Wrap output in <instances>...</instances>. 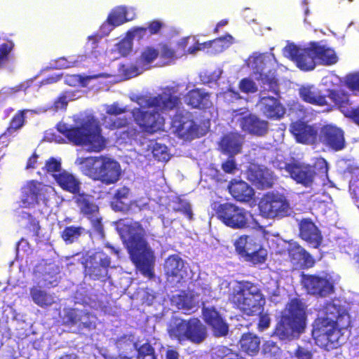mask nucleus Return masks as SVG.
<instances>
[{
    "instance_id": "48",
    "label": "nucleus",
    "mask_w": 359,
    "mask_h": 359,
    "mask_svg": "<svg viewBox=\"0 0 359 359\" xmlns=\"http://www.w3.org/2000/svg\"><path fill=\"white\" fill-rule=\"evenodd\" d=\"M14 48L12 41H7L0 45V67H2L9 60V54Z\"/></svg>"
},
{
    "instance_id": "61",
    "label": "nucleus",
    "mask_w": 359,
    "mask_h": 359,
    "mask_svg": "<svg viewBox=\"0 0 359 359\" xmlns=\"http://www.w3.org/2000/svg\"><path fill=\"white\" fill-rule=\"evenodd\" d=\"M91 221V224L93 229V231L97 233L100 236H104V228L102 223V218L101 217H94L91 219H90Z\"/></svg>"
},
{
    "instance_id": "20",
    "label": "nucleus",
    "mask_w": 359,
    "mask_h": 359,
    "mask_svg": "<svg viewBox=\"0 0 359 359\" xmlns=\"http://www.w3.org/2000/svg\"><path fill=\"white\" fill-rule=\"evenodd\" d=\"M204 321L212 328L213 334L217 337H224L229 332V325L221 313L213 306L202 309Z\"/></svg>"
},
{
    "instance_id": "49",
    "label": "nucleus",
    "mask_w": 359,
    "mask_h": 359,
    "mask_svg": "<svg viewBox=\"0 0 359 359\" xmlns=\"http://www.w3.org/2000/svg\"><path fill=\"white\" fill-rule=\"evenodd\" d=\"M239 88L245 93H254L257 91L255 83L249 78H243L240 81Z\"/></svg>"
},
{
    "instance_id": "13",
    "label": "nucleus",
    "mask_w": 359,
    "mask_h": 359,
    "mask_svg": "<svg viewBox=\"0 0 359 359\" xmlns=\"http://www.w3.org/2000/svg\"><path fill=\"white\" fill-rule=\"evenodd\" d=\"M86 276L92 280L105 281L109 278L108 270L111 264L110 257L103 251H97L88 256L83 263Z\"/></svg>"
},
{
    "instance_id": "40",
    "label": "nucleus",
    "mask_w": 359,
    "mask_h": 359,
    "mask_svg": "<svg viewBox=\"0 0 359 359\" xmlns=\"http://www.w3.org/2000/svg\"><path fill=\"white\" fill-rule=\"evenodd\" d=\"M103 124L111 130L126 128L129 125V119L126 116H104Z\"/></svg>"
},
{
    "instance_id": "59",
    "label": "nucleus",
    "mask_w": 359,
    "mask_h": 359,
    "mask_svg": "<svg viewBox=\"0 0 359 359\" xmlns=\"http://www.w3.org/2000/svg\"><path fill=\"white\" fill-rule=\"evenodd\" d=\"M296 359H312V353L300 346H297L294 352Z\"/></svg>"
},
{
    "instance_id": "4",
    "label": "nucleus",
    "mask_w": 359,
    "mask_h": 359,
    "mask_svg": "<svg viewBox=\"0 0 359 359\" xmlns=\"http://www.w3.org/2000/svg\"><path fill=\"white\" fill-rule=\"evenodd\" d=\"M323 313L325 316L316 318L313 323L312 337L319 347L329 351L339 346L340 332L337 327L348 313L333 302L324 305Z\"/></svg>"
},
{
    "instance_id": "11",
    "label": "nucleus",
    "mask_w": 359,
    "mask_h": 359,
    "mask_svg": "<svg viewBox=\"0 0 359 359\" xmlns=\"http://www.w3.org/2000/svg\"><path fill=\"white\" fill-rule=\"evenodd\" d=\"M217 218L233 229H244L250 226V212L230 202L219 203L214 208Z\"/></svg>"
},
{
    "instance_id": "17",
    "label": "nucleus",
    "mask_w": 359,
    "mask_h": 359,
    "mask_svg": "<svg viewBox=\"0 0 359 359\" xmlns=\"http://www.w3.org/2000/svg\"><path fill=\"white\" fill-rule=\"evenodd\" d=\"M290 132L298 143L306 145L318 144L319 130L314 125H309L302 121H296L290 124Z\"/></svg>"
},
{
    "instance_id": "60",
    "label": "nucleus",
    "mask_w": 359,
    "mask_h": 359,
    "mask_svg": "<svg viewBox=\"0 0 359 359\" xmlns=\"http://www.w3.org/2000/svg\"><path fill=\"white\" fill-rule=\"evenodd\" d=\"M85 79V78L80 75L73 74L67 76L65 81L67 84L71 86H76L77 85L84 86Z\"/></svg>"
},
{
    "instance_id": "18",
    "label": "nucleus",
    "mask_w": 359,
    "mask_h": 359,
    "mask_svg": "<svg viewBox=\"0 0 359 359\" xmlns=\"http://www.w3.org/2000/svg\"><path fill=\"white\" fill-rule=\"evenodd\" d=\"M65 319L66 325L77 326L80 330H91L96 327L97 316L90 311L72 309L65 313Z\"/></svg>"
},
{
    "instance_id": "22",
    "label": "nucleus",
    "mask_w": 359,
    "mask_h": 359,
    "mask_svg": "<svg viewBox=\"0 0 359 359\" xmlns=\"http://www.w3.org/2000/svg\"><path fill=\"white\" fill-rule=\"evenodd\" d=\"M243 131L256 137H264L269 131V123L255 114H249L239 120Z\"/></svg>"
},
{
    "instance_id": "25",
    "label": "nucleus",
    "mask_w": 359,
    "mask_h": 359,
    "mask_svg": "<svg viewBox=\"0 0 359 359\" xmlns=\"http://www.w3.org/2000/svg\"><path fill=\"white\" fill-rule=\"evenodd\" d=\"M328 92L330 99L335 105L338 106L344 115L359 126V105L356 107H352L346 94L341 93L336 90H330Z\"/></svg>"
},
{
    "instance_id": "43",
    "label": "nucleus",
    "mask_w": 359,
    "mask_h": 359,
    "mask_svg": "<svg viewBox=\"0 0 359 359\" xmlns=\"http://www.w3.org/2000/svg\"><path fill=\"white\" fill-rule=\"evenodd\" d=\"M267 252L262 245H257V248H254L250 253L247 254V257L244 259L247 262H250L254 264H262L266 260Z\"/></svg>"
},
{
    "instance_id": "15",
    "label": "nucleus",
    "mask_w": 359,
    "mask_h": 359,
    "mask_svg": "<svg viewBox=\"0 0 359 359\" xmlns=\"http://www.w3.org/2000/svg\"><path fill=\"white\" fill-rule=\"evenodd\" d=\"M171 126L174 133L180 138L192 140L198 137L199 126L188 111H176L172 118Z\"/></svg>"
},
{
    "instance_id": "58",
    "label": "nucleus",
    "mask_w": 359,
    "mask_h": 359,
    "mask_svg": "<svg viewBox=\"0 0 359 359\" xmlns=\"http://www.w3.org/2000/svg\"><path fill=\"white\" fill-rule=\"evenodd\" d=\"M161 57L165 60H172L175 57V51L167 43H161Z\"/></svg>"
},
{
    "instance_id": "41",
    "label": "nucleus",
    "mask_w": 359,
    "mask_h": 359,
    "mask_svg": "<svg viewBox=\"0 0 359 359\" xmlns=\"http://www.w3.org/2000/svg\"><path fill=\"white\" fill-rule=\"evenodd\" d=\"M83 230V228L79 226H66L61 231L60 236L66 244H72L81 236Z\"/></svg>"
},
{
    "instance_id": "1",
    "label": "nucleus",
    "mask_w": 359,
    "mask_h": 359,
    "mask_svg": "<svg viewBox=\"0 0 359 359\" xmlns=\"http://www.w3.org/2000/svg\"><path fill=\"white\" fill-rule=\"evenodd\" d=\"M117 230L126 246L133 262L142 275L154 276V255L146 241V231L139 222L120 219Z\"/></svg>"
},
{
    "instance_id": "7",
    "label": "nucleus",
    "mask_w": 359,
    "mask_h": 359,
    "mask_svg": "<svg viewBox=\"0 0 359 359\" xmlns=\"http://www.w3.org/2000/svg\"><path fill=\"white\" fill-rule=\"evenodd\" d=\"M167 334L170 339L182 344L189 341L193 344H201L208 337L207 326L197 317L184 319L172 316L167 324Z\"/></svg>"
},
{
    "instance_id": "32",
    "label": "nucleus",
    "mask_w": 359,
    "mask_h": 359,
    "mask_svg": "<svg viewBox=\"0 0 359 359\" xmlns=\"http://www.w3.org/2000/svg\"><path fill=\"white\" fill-rule=\"evenodd\" d=\"M73 200L79 210V212L91 219L99 212V207L93 199V196L86 193H77L74 194Z\"/></svg>"
},
{
    "instance_id": "24",
    "label": "nucleus",
    "mask_w": 359,
    "mask_h": 359,
    "mask_svg": "<svg viewBox=\"0 0 359 359\" xmlns=\"http://www.w3.org/2000/svg\"><path fill=\"white\" fill-rule=\"evenodd\" d=\"M46 187L41 182L31 180L22 188V203L26 206L35 205L46 198Z\"/></svg>"
},
{
    "instance_id": "30",
    "label": "nucleus",
    "mask_w": 359,
    "mask_h": 359,
    "mask_svg": "<svg viewBox=\"0 0 359 359\" xmlns=\"http://www.w3.org/2000/svg\"><path fill=\"white\" fill-rule=\"evenodd\" d=\"M210 95L211 94L204 89L196 88L187 93L184 102L192 109H207L212 104Z\"/></svg>"
},
{
    "instance_id": "31",
    "label": "nucleus",
    "mask_w": 359,
    "mask_h": 359,
    "mask_svg": "<svg viewBox=\"0 0 359 359\" xmlns=\"http://www.w3.org/2000/svg\"><path fill=\"white\" fill-rule=\"evenodd\" d=\"M228 189L233 198L240 202H249L255 195L254 189L243 180H231Z\"/></svg>"
},
{
    "instance_id": "53",
    "label": "nucleus",
    "mask_w": 359,
    "mask_h": 359,
    "mask_svg": "<svg viewBox=\"0 0 359 359\" xmlns=\"http://www.w3.org/2000/svg\"><path fill=\"white\" fill-rule=\"evenodd\" d=\"M222 170L227 174H234L237 170V165L232 156H230L221 165Z\"/></svg>"
},
{
    "instance_id": "3",
    "label": "nucleus",
    "mask_w": 359,
    "mask_h": 359,
    "mask_svg": "<svg viewBox=\"0 0 359 359\" xmlns=\"http://www.w3.org/2000/svg\"><path fill=\"white\" fill-rule=\"evenodd\" d=\"M228 301L234 309L248 316L259 314L257 328L259 331L267 329L271 323L269 314L263 313L264 298L259 285L248 280L238 281L228 295Z\"/></svg>"
},
{
    "instance_id": "55",
    "label": "nucleus",
    "mask_w": 359,
    "mask_h": 359,
    "mask_svg": "<svg viewBox=\"0 0 359 359\" xmlns=\"http://www.w3.org/2000/svg\"><path fill=\"white\" fill-rule=\"evenodd\" d=\"M346 83L350 90L359 91V72L347 76Z\"/></svg>"
},
{
    "instance_id": "44",
    "label": "nucleus",
    "mask_w": 359,
    "mask_h": 359,
    "mask_svg": "<svg viewBox=\"0 0 359 359\" xmlns=\"http://www.w3.org/2000/svg\"><path fill=\"white\" fill-rule=\"evenodd\" d=\"M137 350V359H157L155 349L149 342H145L137 348V344H133Z\"/></svg>"
},
{
    "instance_id": "37",
    "label": "nucleus",
    "mask_w": 359,
    "mask_h": 359,
    "mask_svg": "<svg viewBox=\"0 0 359 359\" xmlns=\"http://www.w3.org/2000/svg\"><path fill=\"white\" fill-rule=\"evenodd\" d=\"M175 299L177 308L182 310L186 315L194 313L198 308L194 297L186 293L176 295Z\"/></svg>"
},
{
    "instance_id": "2",
    "label": "nucleus",
    "mask_w": 359,
    "mask_h": 359,
    "mask_svg": "<svg viewBox=\"0 0 359 359\" xmlns=\"http://www.w3.org/2000/svg\"><path fill=\"white\" fill-rule=\"evenodd\" d=\"M180 104L179 96L163 92L149 97L145 100L146 107H134L130 113L141 132L152 135L164 130L165 118L161 113L172 111Z\"/></svg>"
},
{
    "instance_id": "57",
    "label": "nucleus",
    "mask_w": 359,
    "mask_h": 359,
    "mask_svg": "<svg viewBox=\"0 0 359 359\" xmlns=\"http://www.w3.org/2000/svg\"><path fill=\"white\" fill-rule=\"evenodd\" d=\"M126 112L125 107H120L117 103H114L106 109L105 116H118V115Z\"/></svg>"
},
{
    "instance_id": "23",
    "label": "nucleus",
    "mask_w": 359,
    "mask_h": 359,
    "mask_svg": "<svg viewBox=\"0 0 359 359\" xmlns=\"http://www.w3.org/2000/svg\"><path fill=\"white\" fill-rule=\"evenodd\" d=\"M247 178L259 189L271 188L275 180L273 172L269 169L259 165H253L248 169Z\"/></svg>"
},
{
    "instance_id": "56",
    "label": "nucleus",
    "mask_w": 359,
    "mask_h": 359,
    "mask_svg": "<svg viewBox=\"0 0 359 359\" xmlns=\"http://www.w3.org/2000/svg\"><path fill=\"white\" fill-rule=\"evenodd\" d=\"M28 218L29 219V221L26 228L32 232L33 236L38 237L39 236V231L41 229L39 221L31 214H28Z\"/></svg>"
},
{
    "instance_id": "6",
    "label": "nucleus",
    "mask_w": 359,
    "mask_h": 359,
    "mask_svg": "<svg viewBox=\"0 0 359 359\" xmlns=\"http://www.w3.org/2000/svg\"><path fill=\"white\" fill-rule=\"evenodd\" d=\"M56 128L67 140L76 146H88L90 151L100 152L106 147V139L97 122L86 121L80 126L59 122Z\"/></svg>"
},
{
    "instance_id": "63",
    "label": "nucleus",
    "mask_w": 359,
    "mask_h": 359,
    "mask_svg": "<svg viewBox=\"0 0 359 359\" xmlns=\"http://www.w3.org/2000/svg\"><path fill=\"white\" fill-rule=\"evenodd\" d=\"M67 104V96L61 95L55 100L53 107L55 111L66 109Z\"/></svg>"
},
{
    "instance_id": "19",
    "label": "nucleus",
    "mask_w": 359,
    "mask_h": 359,
    "mask_svg": "<svg viewBox=\"0 0 359 359\" xmlns=\"http://www.w3.org/2000/svg\"><path fill=\"white\" fill-rule=\"evenodd\" d=\"M318 136V143H323L334 151L341 150L345 147L344 133L335 126H324L320 128Z\"/></svg>"
},
{
    "instance_id": "39",
    "label": "nucleus",
    "mask_w": 359,
    "mask_h": 359,
    "mask_svg": "<svg viewBox=\"0 0 359 359\" xmlns=\"http://www.w3.org/2000/svg\"><path fill=\"white\" fill-rule=\"evenodd\" d=\"M127 8L124 6H118L109 13L107 16L108 22L114 27H118L128 21L126 18Z\"/></svg>"
},
{
    "instance_id": "34",
    "label": "nucleus",
    "mask_w": 359,
    "mask_h": 359,
    "mask_svg": "<svg viewBox=\"0 0 359 359\" xmlns=\"http://www.w3.org/2000/svg\"><path fill=\"white\" fill-rule=\"evenodd\" d=\"M240 351L250 356L258 354L260 349V339L250 332L243 333L238 341Z\"/></svg>"
},
{
    "instance_id": "47",
    "label": "nucleus",
    "mask_w": 359,
    "mask_h": 359,
    "mask_svg": "<svg viewBox=\"0 0 359 359\" xmlns=\"http://www.w3.org/2000/svg\"><path fill=\"white\" fill-rule=\"evenodd\" d=\"M159 55V50L154 47L147 46L142 52L140 61L142 65H149L154 61Z\"/></svg>"
},
{
    "instance_id": "9",
    "label": "nucleus",
    "mask_w": 359,
    "mask_h": 359,
    "mask_svg": "<svg viewBox=\"0 0 359 359\" xmlns=\"http://www.w3.org/2000/svg\"><path fill=\"white\" fill-rule=\"evenodd\" d=\"M284 169L297 184L305 187L312 186L315 177L325 180L328 177V163L324 158H318L313 165L299 162L285 164Z\"/></svg>"
},
{
    "instance_id": "35",
    "label": "nucleus",
    "mask_w": 359,
    "mask_h": 359,
    "mask_svg": "<svg viewBox=\"0 0 359 359\" xmlns=\"http://www.w3.org/2000/svg\"><path fill=\"white\" fill-rule=\"evenodd\" d=\"M29 295L33 302L41 308L50 306L55 303L54 297L39 285L29 288Z\"/></svg>"
},
{
    "instance_id": "16",
    "label": "nucleus",
    "mask_w": 359,
    "mask_h": 359,
    "mask_svg": "<svg viewBox=\"0 0 359 359\" xmlns=\"http://www.w3.org/2000/svg\"><path fill=\"white\" fill-rule=\"evenodd\" d=\"M300 276L303 287L311 295L325 297L334 292V285L327 276L304 273Z\"/></svg>"
},
{
    "instance_id": "33",
    "label": "nucleus",
    "mask_w": 359,
    "mask_h": 359,
    "mask_svg": "<svg viewBox=\"0 0 359 359\" xmlns=\"http://www.w3.org/2000/svg\"><path fill=\"white\" fill-rule=\"evenodd\" d=\"M58 186L64 191L76 194L79 192L81 182L72 174L63 170L53 175Z\"/></svg>"
},
{
    "instance_id": "12",
    "label": "nucleus",
    "mask_w": 359,
    "mask_h": 359,
    "mask_svg": "<svg viewBox=\"0 0 359 359\" xmlns=\"http://www.w3.org/2000/svg\"><path fill=\"white\" fill-rule=\"evenodd\" d=\"M260 212L266 217H284L289 215L290 204L285 197L279 194L268 192L260 199Z\"/></svg>"
},
{
    "instance_id": "14",
    "label": "nucleus",
    "mask_w": 359,
    "mask_h": 359,
    "mask_svg": "<svg viewBox=\"0 0 359 359\" xmlns=\"http://www.w3.org/2000/svg\"><path fill=\"white\" fill-rule=\"evenodd\" d=\"M314 42H311L306 48H299L294 44H290L284 48L286 57L294 62L298 68L303 71L313 70L316 65L314 53Z\"/></svg>"
},
{
    "instance_id": "36",
    "label": "nucleus",
    "mask_w": 359,
    "mask_h": 359,
    "mask_svg": "<svg viewBox=\"0 0 359 359\" xmlns=\"http://www.w3.org/2000/svg\"><path fill=\"white\" fill-rule=\"evenodd\" d=\"M314 53L316 59L323 65H332L338 61V57L334 50L326 46L320 45L318 42H314Z\"/></svg>"
},
{
    "instance_id": "29",
    "label": "nucleus",
    "mask_w": 359,
    "mask_h": 359,
    "mask_svg": "<svg viewBox=\"0 0 359 359\" xmlns=\"http://www.w3.org/2000/svg\"><path fill=\"white\" fill-rule=\"evenodd\" d=\"M243 142L244 137L238 132H229L222 137L219 145L224 154L233 156L241 153Z\"/></svg>"
},
{
    "instance_id": "5",
    "label": "nucleus",
    "mask_w": 359,
    "mask_h": 359,
    "mask_svg": "<svg viewBox=\"0 0 359 359\" xmlns=\"http://www.w3.org/2000/svg\"><path fill=\"white\" fill-rule=\"evenodd\" d=\"M307 305L303 299H289L277 323L273 334L280 340L298 338L305 332L307 321Z\"/></svg>"
},
{
    "instance_id": "42",
    "label": "nucleus",
    "mask_w": 359,
    "mask_h": 359,
    "mask_svg": "<svg viewBox=\"0 0 359 359\" xmlns=\"http://www.w3.org/2000/svg\"><path fill=\"white\" fill-rule=\"evenodd\" d=\"M27 110H19L11 119L6 133L9 135L20 129L25 123Z\"/></svg>"
},
{
    "instance_id": "26",
    "label": "nucleus",
    "mask_w": 359,
    "mask_h": 359,
    "mask_svg": "<svg viewBox=\"0 0 359 359\" xmlns=\"http://www.w3.org/2000/svg\"><path fill=\"white\" fill-rule=\"evenodd\" d=\"M164 271L168 278L180 282L187 276L186 262L178 255H169L165 261Z\"/></svg>"
},
{
    "instance_id": "8",
    "label": "nucleus",
    "mask_w": 359,
    "mask_h": 359,
    "mask_svg": "<svg viewBox=\"0 0 359 359\" xmlns=\"http://www.w3.org/2000/svg\"><path fill=\"white\" fill-rule=\"evenodd\" d=\"M260 80V94L263 96L259 100L260 110L268 119L280 120L285 114V108L278 98L266 96L269 93L279 95V84L273 74H264L262 69L259 72Z\"/></svg>"
},
{
    "instance_id": "52",
    "label": "nucleus",
    "mask_w": 359,
    "mask_h": 359,
    "mask_svg": "<svg viewBox=\"0 0 359 359\" xmlns=\"http://www.w3.org/2000/svg\"><path fill=\"white\" fill-rule=\"evenodd\" d=\"M278 347L276 342L266 341L264 343L262 352L269 357L275 356L278 351Z\"/></svg>"
},
{
    "instance_id": "21",
    "label": "nucleus",
    "mask_w": 359,
    "mask_h": 359,
    "mask_svg": "<svg viewBox=\"0 0 359 359\" xmlns=\"http://www.w3.org/2000/svg\"><path fill=\"white\" fill-rule=\"evenodd\" d=\"M299 236L313 248H318L323 242L321 231L310 218L299 221Z\"/></svg>"
},
{
    "instance_id": "62",
    "label": "nucleus",
    "mask_w": 359,
    "mask_h": 359,
    "mask_svg": "<svg viewBox=\"0 0 359 359\" xmlns=\"http://www.w3.org/2000/svg\"><path fill=\"white\" fill-rule=\"evenodd\" d=\"M130 194V189L127 187H122L118 188L114 195V199L117 202H122V200L128 198Z\"/></svg>"
},
{
    "instance_id": "38",
    "label": "nucleus",
    "mask_w": 359,
    "mask_h": 359,
    "mask_svg": "<svg viewBox=\"0 0 359 359\" xmlns=\"http://www.w3.org/2000/svg\"><path fill=\"white\" fill-rule=\"evenodd\" d=\"M233 36L231 34H227L224 36L218 37L213 40L205 41L203 43H197L196 46L189 47L187 50V52L189 54H194L196 51L201 50V48H210L213 44L219 43H222L221 46L222 48L228 47L229 45H231L233 43Z\"/></svg>"
},
{
    "instance_id": "51",
    "label": "nucleus",
    "mask_w": 359,
    "mask_h": 359,
    "mask_svg": "<svg viewBox=\"0 0 359 359\" xmlns=\"http://www.w3.org/2000/svg\"><path fill=\"white\" fill-rule=\"evenodd\" d=\"M248 237V236L247 235H242L240 237H238L234 242L236 251L242 257H243L244 253L246 252L245 248L247 245Z\"/></svg>"
},
{
    "instance_id": "54",
    "label": "nucleus",
    "mask_w": 359,
    "mask_h": 359,
    "mask_svg": "<svg viewBox=\"0 0 359 359\" xmlns=\"http://www.w3.org/2000/svg\"><path fill=\"white\" fill-rule=\"evenodd\" d=\"M165 27V24L159 20H153L148 22L147 29L149 35H155L160 33Z\"/></svg>"
},
{
    "instance_id": "50",
    "label": "nucleus",
    "mask_w": 359,
    "mask_h": 359,
    "mask_svg": "<svg viewBox=\"0 0 359 359\" xmlns=\"http://www.w3.org/2000/svg\"><path fill=\"white\" fill-rule=\"evenodd\" d=\"M43 170L53 175L55 174L54 172H61V163L56 158L50 157L46 161Z\"/></svg>"
},
{
    "instance_id": "10",
    "label": "nucleus",
    "mask_w": 359,
    "mask_h": 359,
    "mask_svg": "<svg viewBox=\"0 0 359 359\" xmlns=\"http://www.w3.org/2000/svg\"><path fill=\"white\" fill-rule=\"evenodd\" d=\"M86 175L95 181L105 185L116 183L121 175L120 164L115 160L105 156L88 157L85 159Z\"/></svg>"
},
{
    "instance_id": "45",
    "label": "nucleus",
    "mask_w": 359,
    "mask_h": 359,
    "mask_svg": "<svg viewBox=\"0 0 359 359\" xmlns=\"http://www.w3.org/2000/svg\"><path fill=\"white\" fill-rule=\"evenodd\" d=\"M238 353L226 346L216 347L212 359H237Z\"/></svg>"
},
{
    "instance_id": "27",
    "label": "nucleus",
    "mask_w": 359,
    "mask_h": 359,
    "mask_svg": "<svg viewBox=\"0 0 359 359\" xmlns=\"http://www.w3.org/2000/svg\"><path fill=\"white\" fill-rule=\"evenodd\" d=\"M330 90L327 89V91ZM298 91L299 97L306 103L318 107H324L329 104L327 100V97L330 98L328 94L323 93L321 90L313 85H303L299 87Z\"/></svg>"
},
{
    "instance_id": "46",
    "label": "nucleus",
    "mask_w": 359,
    "mask_h": 359,
    "mask_svg": "<svg viewBox=\"0 0 359 359\" xmlns=\"http://www.w3.org/2000/svg\"><path fill=\"white\" fill-rule=\"evenodd\" d=\"M175 203L177 204V206L173 208L175 212H181L186 216L189 220L193 219L191 207L187 201L178 197Z\"/></svg>"
},
{
    "instance_id": "28",
    "label": "nucleus",
    "mask_w": 359,
    "mask_h": 359,
    "mask_svg": "<svg viewBox=\"0 0 359 359\" xmlns=\"http://www.w3.org/2000/svg\"><path fill=\"white\" fill-rule=\"evenodd\" d=\"M287 253L291 262L302 269L311 268L316 263L312 255L297 243L289 245Z\"/></svg>"
},
{
    "instance_id": "64",
    "label": "nucleus",
    "mask_w": 359,
    "mask_h": 359,
    "mask_svg": "<svg viewBox=\"0 0 359 359\" xmlns=\"http://www.w3.org/2000/svg\"><path fill=\"white\" fill-rule=\"evenodd\" d=\"M260 243L258 241L257 238L248 236V240H247V245L245 251L246 252L244 253L243 258L247 257V254L250 253V251H252L254 248H257V245H260Z\"/></svg>"
}]
</instances>
